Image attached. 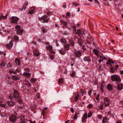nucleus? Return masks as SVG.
Instances as JSON below:
<instances>
[{
  "label": "nucleus",
  "instance_id": "nucleus-1",
  "mask_svg": "<svg viewBox=\"0 0 123 123\" xmlns=\"http://www.w3.org/2000/svg\"><path fill=\"white\" fill-rule=\"evenodd\" d=\"M111 79L112 81L117 83H119L121 81L119 76L116 74L112 75L111 76Z\"/></svg>",
  "mask_w": 123,
  "mask_h": 123
},
{
  "label": "nucleus",
  "instance_id": "nucleus-2",
  "mask_svg": "<svg viewBox=\"0 0 123 123\" xmlns=\"http://www.w3.org/2000/svg\"><path fill=\"white\" fill-rule=\"evenodd\" d=\"M38 18L42 23H47L49 21V18L47 16L44 15L41 17H39Z\"/></svg>",
  "mask_w": 123,
  "mask_h": 123
},
{
  "label": "nucleus",
  "instance_id": "nucleus-3",
  "mask_svg": "<svg viewBox=\"0 0 123 123\" xmlns=\"http://www.w3.org/2000/svg\"><path fill=\"white\" fill-rule=\"evenodd\" d=\"M19 118V117H17V116L13 114L10 116L9 120L12 123H14L17 119Z\"/></svg>",
  "mask_w": 123,
  "mask_h": 123
},
{
  "label": "nucleus",
  "instance_id": "nucleus-4",
  "mask_svg": "<svg viewBox=\"0 0 123 123\" xmlns=\"http://www.w3.org/2000/svg\"><path fill=\"white\" fill-rule=\"evenodd\" d=\"M104 105L107 106L109 105L110 104V100L109 99L106 97H105L104 98Z\"/></svg>",
  "mask_w": 123,
  "mask_h": 123
},
{
  "label": "nucleus",
  "instance_id": "nucleus-5",
  "mask_svg": "<svg viewBox=\"0 0 123 123\" xmlns=\"http://www.w3.org/2000/svg\"><path fill=\"white\" fill-rule=\"evenodd\" d=\"M14 95L13 97L16 99H17L19 98V95L17 91L14 89L13 91Z\"/></svg>",
  "mask_w": 123,
  "mask_h": 123
},
{
  "label": "nucleus",
  "instance_id": "nucleus-6",
  "mask_svg": "<svg viewBox=\"0 0 123 123\" xmlns=\"http://www.w3.org/2000/svg\"><path fill=\"white\" fill-rule=\"evenodd\" d=\"M12 20L11 22L13 23H16L18 21L19 19V18L16 17L12 16Z\"/></svg>",
  "mask_w": 123,
  "mask_h": 123
},
{
  "label": "nucleus",
  "instance_id": "nucleus-7",
  "mask_svg": "<svg viewBox=\"0 0 123 123\" xmlns=\"http://www.w3.org/2000/svg\"><path fill=\"white\" fill-rule=\"evenodd\" d=\"M75 54V56L78 58H79L81 55V53L80 51L77 50L74 52Z\"/></svg>",
  "mask_w": 123,
  "mask_h": 123
},
{
  "label": "nucleus",
  "instance_id": "nucleus-8",
  "mask_svg": "<svg viewBox=\"0 0 123 123\" xmlns=\"http://www.w3.org/2000/svg\"><path fill=\"white\" fill-rule=\"evenodd\" d=\"M76 33L80 37H82L83 34L82 33V30L80 29L77 30V31H75Z\"/></svg>",
  "mask_w": 123,
  "mask_h": 123
},
{
  "label": "nucleus",
  "instance_id": "nucleus-9",
  "mask_svg": "<svg viewBox=\"0 0 123 123\" xmlns=\"http://www.w3.org/2000/svg\"><path fill=\"white\" fill-rule=\"evenodd\" d=\"M84 61L86 62H90L91 61L90 57L89 56H85L84 57L83 59Z\"/></svg>",
  "mask_w": 123,
  "mask_h": 123
},
{
  "label": "nucleus",
  "instance_id": "nucleus-10",
  "mask_svg": "<svg viewBox=\"0 0 123 123\" xmlns=\"http://www.w3.org/2000/svg\"><path fill=\"white\" fill-rule=\"evenodd\" d=\"M7 103L9 106L11 107L13 106L15 104V102H14L12 100L7 101Z\"/></svg>",
  "mask_w": 123,
  "mask_h": 123
},
{
  "label": "nucleus",
  "instance_id": "nucleus-11",
  "mask_svg": "<svg viewBox=\"0 0 123 123\" xmlns=\"http://www.w3.org/2000/svg\"><path fill=\"white\" fill-rule=\"evenodd\" d=\"M24 117L23 116H21L19 117L20 118V119L19 123H26L27 122V120L25 119H24Z\"/></svg>",
  "mask_w": 123,
  "mask_h": 123
},
{
  "label": "nucleus",
  "instance_id": "nucleus-12",
  "mask_svg": "<svg viewBox=\"0 0 123 123\" xmlns=\"http://www.w3.org/2000/svg\"><path fill=\"white\" fill-rule=\"evenodd\" d=\"M64 49L65 51H68L69 50V45L68 44H66L64 45Z\"/></svg>",
  "mask_w": 123,
  "mask_h": 123
},
{
  "label": "nucleus",
  "instance_id": "nucleus-13",
  "mask_svg": "<svg viewBox=\"0 0 123 123\" xmlns=\"http://www.w3.org/2000/svg\"><path fill=\"white\" fill-rule=\"evenodd\" d=\"M83 43V41L81 39V38H80L78 39V43L79 44L80 46H82Z\"/></svg>",
  "mask_w": 123,
  "mask_h": 123
},
{
  "label": "nucleus",
  "instance_id": "nucleus-14",
  "mask_svg": "<svg viewBox=\"0 0 123 123\" xmlns=\"http://www.w3.org/2000/svg\"><path fill=\"white\" fill-rule=\"evenodd\" d=\"M34 55L36 56H38L39 55V52L37 50H35L33 51Z\"/></svg>",
  "mask_w": 123,
  "mask_h": 123
},
{
  "label": "nucleus",
  "instance_id": "nucleus-15",
  "mask_svg": "<svg viewBox=\"0 0 123 123\" xmlns=\"http://www.w3.org/2000/svg\"><path fill=\"white\" fill-rule=\"evenodd\" d=\"M23 31L22 30L20 29L17 30V33L18 34L22 35L23 33Z\"/></svg>",
  "mask_w": 123,
  "mask_h": 123
},
{
  "label": "nucleus",
  "instance_id": "nucleus-16",
  "mask_svg": "<svg viewBox=\"0 0 123 123\" xmlns=\"http://www.w3.org/2000/svg\"><path fill=\"white\" fill-rule=\"evenodd\" d=\"M107 89L110 91H112L113 90L112 86L110 84H108L107 86Z\"/></svg>",
  "mask_w": 123,
  "mask_h": 123
},
{
  "label": "nucleus",
  "instance_id": "nucleus-17",
  "mask_svg": "<svg viewBox=\"0 0 123 123\" xmlns=\"http://www.w3.org/2000/svg\"><path fill=\"white\" fill-rule=\"evenodd\" d=\"M93 51L98 57L99 54L98 50L96 49H93Z\"/></svg>",
  "mask_w": 123,
  "mask_h": 123
},
{
  "label": "nucleus",
  "instance_id": "nucleus-18",
  "mask_svg": "<svg viewBox=\"0 0 123 123\" xmlns=\"http://www.w3.org/2000/svg\"><path fill=\"white\" fill-rule=\"evenodd\" d=\"M87 114L86 113H85L83 115V118H82V122H83V119H86L87 118Z\"/></svg>",
  "mask_w": 123,
  "mask_h": 123
},
{
  "label": "nucleus",
  "instance_id": "nucleus-19",
  "mask_svg": "<svg viewBox=\"0 0 123 123\" xmlns=\"http://www.w3.org/2000/svg\"><path fill=\"white\" fill-rule=\"evenodd\" d=\"M123 86L122 84H118L117 86V87L119 90H121L122 89Z\"/></svg>",
  "mask_w": 123,
  "mask_h": 123
},
{
  "label": "nucleus",
  "instance_id": "nucleus-20",
  "mask_svg": "<svg viewBox=\"0 0 123 123\" xmlns=\"http://www.w3.org/2000/svg\"><path fill=\"white\" fill-rule=\"evenodd\" d=\"M34 7H33L29 11V13L31 14L34 12Z\"/></svg>",
  "mask_w": 123,
  "mask_h": 123
},
{
  "label": "nucleus",
  "instance_id": "nucleus-21",
  "mask_svg": "<svg viewBox=\"0 0 123 123\" xmlns=\"http://www.w3.org/2000/svg\"><path fill=\"white\" fill-rule=\"evenodd\" d=\"M108 118L107 117H105L103 118V119L102 121V123H106L107 120Z\"/></svg>",
  "mask_w": 123,
  "mask_h": 123
},
{
  "label": "nucleus",
  "instance_id": "nucleus-22",
  "mask_svg": "<svg viewBox=\"0 0 123 123\" xmlns=\"http://www.w3.org/2000/svg\"><path fill=\"white\" fill-rule=\"evenodd\" d=\"M12 77L13 80H16L19 79V77L17 76H12Z\"/></svg>",
  "mask_w": 123,
  "mask_h": 123
},
{
  "label": "nucleus",
  "instance_id": "nucleus-23",
  "mask_svg": "<svg viewBox=\"0 0 123 123\" xmlns=\"http://www.w3.org/2000/svg\"><path fill=\"white\" fill-rule=\"evenodd\" d=\"M15 62L18 65H19L20 64V60L18 58H16L15 59Z\"/></svg>",
  "mask_w": 123,
  "mask_h": 123
},
{
  "label": "nucleus",
  "instance_id": "nucleus-24",
  "mask_svg": "<svg viewBox=\"0 0 123 123\" xmlns=\"http://www.w3.org/2000/svg\"><path fill=\"white\" fill-rule=\"evenodd\" d=\"M1 116L3 117H5L6 116V113L5 112L0 113Z\"/></svg>",
  "mask_w": 123,
  "mask_h": 123
},
{
  "label": "nucleus",
  "instance_id": "nucleus-25",
  "mask_svg": "<svg viewBox=\"0 0 123 123\" xmlns=\"http://www.w3.org/2000/svg\"><path fill=\"white\" fill-rule=\"evenodd\" d=\"M110 69L111 70V72L113 73H114V72H115L114 70H116V68L112 66L111 68H110Z\"/></svg>",
  "mask_w": 123,
  "mask_h": 123
},
{
  "label": "nucleus",
  "instance_id": "nucleus-26",
  "mask_svg": "<svg viewBox=\"0 0 123 123\" xmlns=\"http://www.w3.org/2000/svg\"><path fill=\"white\" fill-rule=\"evenodd\" d=\"M12 46V43L10 42L9 43H8L6 45V46L7 48H11Z\"/></svg>",
  "mask_w": 123,
  "mask_h": 123
},
{
  "label": "nucleus",
  "instance_id": "nucleus-27",
  "mask_svg": "<svg viewBox=\"0 0 123 123\" xmlns=\"http://www.w3.org/2000/svg\"><path fill=\"white\" fill-rule=\"evenodd\" d=\"M59 50V52L62 55H64L65 54V52H64L65 51V50L64 51H63L62 49L60 50L58 49Z\"/></svg>",
  "mask_w": 123,
  "mask_h": 123
},
{
  "label": "nucleus",
  "instance_id": "nucleus-28",
  "mask_svg": "<svg viewBox=\"0 0 123 123\" xmlns=\"http://www.w3.org/2000/svg\"><path fill=\"white\" fill-rule=\"evenodd\" d=\"M79 94L77 92L76 95L75 96V102H76L77 101L79 96Z\"/></svg>",
  "mask_w": 123,
  "mask_h": 123
},
{
  "label": "nucleus",
  "instance_id": "nucleus-29",
  "mask_svg": "<svg viewBox=\"0 0 123 123\" xmlns=\"http://www.w3.org/2000/svg\"><path fill=\"white\" fill-rule=\"evenodd\" d=\"M69 43H70V45L72 46H73L74 45V42L73 41L70 40L68 41Z\"/></svg>",
  "mask_w": 123,
  "mask_h": 123
},
{
  "label": "nucleus",
  "instance_id": "nucleus-30",
  "mask_svg": "<svg viewBox=\"0 0 123 123\" xmlns=\"http://www.w3.org/2000/svg\"><path fill=\"white\" fill-rule=\"evenodd\" d=\"M24 75L27 76V77H29L31 76V74L29 73L25 72L24 74Z\"/></svg>",
  "mask_w": 123,
  "mask_h": 123
},
{
  "label": "nucleus",
  "instance_id": "nucleus-31",
  "mask_svg": "<svg viewBox=\"0 0 123 123\" xmlns=\"http://www.w3.org/2000/svg\"><path fill=\"white\" fill-rule=\"evenodd\" d=\"M46 48L50 50L52 49V47L51 45H49L46 47Z\"/></svg>",
  "mask_w": 123,
  "mask_h": 123
},
{
  "label": "nucleus",
  "instance_id": "nucleus-32",
  "mask_svg": "<svg viewBox=\"0 0 123 123\" xmlns=\"http://www.w3.org/2000/svg\"><path fill=\"white\" fill-rule=\"evenodd\" d=\"M93 106V105L92 104H89L88 105L87 108L88 109H89L90 108H92Z\"/></svg>",
  "mask_w": 123,
  "mask_h": 123
},
{
  "label": "nucleus",
  "instance_id": "nucleus-33",
  "mask_svg": "<svg viewBox=\"0 0 123 123\" xmlns=\"http://www.w3.org/2000/svg\"><path fill=\"white\" fill-rule=\"evenodd\" d=\"M89 113H88V118H89L91 117L92 115L93 112H90V111H89Z\"/></svg>",
  "mask_w": 123,
  "mask_h": 123
},
{
  "label": "nucleus",
  "instance_id": "nucleus-34",
  "mask_svg": "<svg viewBox=\"0 0 123 123\" xmlns=\"http://www.w3.org/2000/svg\"><path fill=\"white\" fill-rule=\"evenodd\" d=\"M78 113L76 112L75 114L73 117V118L75 119H77V117L78 116Z\"/></svg>",
  "mask_w": 123,
  "mask_h": 123
},
{
  "label": "nucleus",
  "instance_id": "nucleus-35",
  "mask_svg": "<svg viewBox=\"0 0 123 123\" xmlns=\"http://www.w3.org/2000/svg\"><path fill=\"white\" fill-rule=\"evenodd\" d=\"M61 42L63 44H66L65 41L66 40L64 39H62L61 40Z\"/></svg>",
  "mask_w": 123,
  "mask_h": 123
},
{
  "label": "nucleus",
  "instance_id": "nucleus-36",
  "mask_svg": "<svg viewBox=\"0 0 123 123\" xmlns=\"http://www.w3.org/2000/svg\"><path fill=\"white\" fill-rule=\"evenodd\" d=\"M63 79L62 78L59 79L58 81V82L59 83H62L63 82Z\"/></svg>",
  "mask_w": 123,
  "mask_h": 123
},
{
  "label": "nucleus",
  "instance_id": "nucleus-37",
  "mask_svg": "<svg viewBox=\"0 0 123 123\" xmlns=\"http://www.w3.org/2000/svg\"><path fill=\"white\" fill-rule=\"evenodd\" d=\"M75 73L74 72H72L70 74V76L72 77H74L75 76Z\"/></svg>",
  "mask_w": 123,
  "mask_h": 123
},
{
  "label": "nucleus",
  "instance_id": "nucleus-38",
  "mask_svg": "<svg viewBox=\"0 0 123 123\" xmlns=\"http://www.w3.org/2000/svg\"><path fill=\"white\" fill-rule=\"evenodd\" d=\"M13 39L15 40H18L19 39V38L17 36H14Z\"/></svg>",
  "mask_w": 123,
  "mask_h": 123
},
{
  "label": "nucleus",
  "instance_id": "nucleus-39",
  "mask_svg": "<svg viewBox=\"0 0 123 123\" xmlns=\"http://www.w3.org/2000/svg\"><path fill=\"white\" fill-rule=\"evenodd\" d=\"M82 32H83V34L85 36H86L87 34V31L85 30H82Z\"/></svg>",
  "mask_w": 123,
  "mask_h": 123
},
{
  "label": "nucleus",
  "instance_id": "nucleus-40",
  "mask_svg": "<svg viewBox=\"0 0 123 123\" xmlns=\"http://www.w3.org/2000/svg\"><path fill=\"white\" fill-rule=\"evenodd\" d=\"M15 28L17 30H18V29L19 30V29H20V28H21L20 26H19V25H17L15 27Z\"/></svg>",
  "mask_w": 123,
  "mask_h": 123
},
{
  "label": "nucleus",
  "instance_id": "nucleus-41",
  "mask_svg": "<svg viewBox=\"0 0 123 123\" xmlns=\"http://www.w3.org/2000/svg\"><path fill=\"white\" fill-rule=\"evenodd\" d=\"M92 90H90L88 91V95L89 96H90V95H91L92 93Z\"/></svg>",
  "mask_w": 123,
  "mask_h": 123
},
{
  "label": "nucleus",
  "instance_id": "nucleus-42",
  "mask_svg": "<svg viewBox=\"0 0 123 123\" xmlns=\"http://www.w3.org/2000/svg\"><path fill=\"white\" fill-rule=\"evenodd\" d=\"M47 108L45 107L44 108V109L43 110L42 114L43 116H44V114H45L46 113V112L44 111V110H46L47 109Z\"/></svg>",
  "mask_w": 123,
  "mask_h": 123
},
{
  "label": "nucleus",
  "instance_id": "nucleus-43",
  "mask_svg": "<svg viewBox=\"0 0 123 123\" xmlns=\"http://www.w3.org/2000/svg\"><path fill=\"white\" fill-rule=\"evenodd\" d=\"M30 82L32 83H34L35 81V79L32 78L30 80Z\"/></svg>",
  "mask_w": 123,
  "mask_h": 123
},
{
  "label": "nucleus",
  "instance_id": "nucleus-44",
  "mask_svg": "<svg viewBox=\"0 0 123 123\" xmlns=\"http://www.w3.org/2000/svg\"><path fill=\"white\" fill-rule=\"evenodd\" d=\"M26 7L25 6H23L22 7V9H20V10L22 11L24 10H25L26 9Z\"/></svg>",
  "mask_w": 123,
  "mask_h": 123
},
{
  "label": "nucleus",
  "instance_id": "nucleus-45",
  "mask_svg": "<svg viewBox=\"0 0 123 123\" xmlns=\"http://www.w3.org/2000/svg\"><path fill=\"white\" fill-rule=\"evenodd\" d=\"M41 29L42 30V31L43 33H44L46 31L44 29V26L42 27Z\"/></svg>",
  "mask_w": 123,
  "mask_h": 123
},
{
  "label": "nucleus",
  "instance_id": "nucleus-46",
  "mask_svg": "<svg viewBox=\"0 0 123 123\" xmlns=\"http://www.w3.org/2000/svg\"><path fill=\"white\" fill-rule=\"evenodd\" d=\"M9 72L11 74L12 73L13 74H16V72L15 71H12L11 70H10L9 71Z\"/></svg>",
  "mask_w": 123,
  "mask_h": 123
},
{
  "label": "nucleus",
  "instance_id": "nucleus-47",
  "mask_svg": "<svg viewBox=\"0 0 123 123\" xmlns=\"http://www.w3.org/2000/svg\"><path fill=\"white\" fill-rule=\"evenodd\" d=\"M82 48L84 51H85L86 50V47L85 45H83L82 46Z\"/></svg>",
  "mask_w": 123,
  "mask_h": 123
},
{
  "label": "nucleus",
  "instance_id": "nucleus-48",
  "mask_svg": "<svg viewBox=\"0 0 123 123\" xmlns=\"http://www.w3.org/2000/svg\"><path fill=\"white\" fill-rule=\"evenodd\" d=\"M98 69L99 70H101L102 69V68H101V65H99V66L98 67Z\"/></svg>",
  "mask_w": 123,
  "mask_h": 123
},
{
  "label": "nucleus",
  "instance_id": "nucleus-49",
  "mask_svg": "<svg viewBox=\"0 0 123 123\" xmlns=\"http://www.w3.org/2000/svg\"><path fill=\"white\" fill-rule=\"evenodd\" d=\"M99 108L100 110H103V105H101L100 106H99Z\"/></svg>",
  "mask_w": 123,
  "mask_h": 123
},
{
  "label": "nucleus",
  "instance_id": "nucleus-50",
  "mask_svg": "<svg viewBox=\"0 0 123 123\" xmlns=\"http://www.w3.org/2000/svg\"><path fill=\"white\" fill-rule=\"evenodd\" d=\"M72 6H74H74L75 7H76L77 6H78L77 5V4H76L74 3H73L72 4Z\"/></svg>",
  "mask_w": 123,
  "mask_h": 123
},
{
  "label": "nucleus",
  "instance_id": "nucleus-51",
  "mask_svg": "<svg viewBox=\"0 0 123 123\" xmlns=\"http://www.w3.org/2000/svg\"><path fill=\"white\" fill-rule=\"evenodd\" d=\"M5 64H6V63H5L2 62V63H1V64H0V65L1 66H3L5 65Z\"/></svg>",
  "mask_w": 123,
  "mask_h": 123
},
{
  "label": "nucleus",
  "instance_id": "nucleus-52",
  "mask_svg": "<svg viewBox=\"0 0 123 123\" xmlns=\"http://www.w3.org/2000/svg\"><path fill=\"white\" fill-rule=\"evenodd\" d=\"M110 63H111V60H108V62L106 63L107 64V65H110Z\"/></svg>",
  "mask_w": 123,
  "mask_h": 123
},
{
  "label": "nucleus",
  "instance_id": "nucleus-53",
  "mask_svg": "<svg viewBox=\"0 0 123 123\" xmlns=\"http://www.w3.org/2000/svg\"><path fill=\"white\" fill-rule=\"evenodd\" d=\"M67 23L65 22L63 24V26L64 27L65 26L66 27L67 26Z\"/></svg>",
  "mask_w": 123,
  "mask_h": 123
},
{
  "label": "nucleus",
  "instance_id": "nucleus-54",
  "mask_svg": "<svg viewBox=\"0 0 123 123\" xmlns=\"http://www.w3.org/2000/svg\"><path fill=\"white\" fill-rule=\"evenodd\" d=\"M99 94L97 95V97L96 98V99L97 100H98L99 99Z\"/></svg>",
  "mask_w": 123,
  "mask_h": 123
},
{
  "label": "nucleus",
  "instance_id": "nucleus-55",
  "mask_svg": "<svg viewBox=\"0 0 123 123\" xmlns=\"http://www.w3.org/2000/svg\"><path fill=\"white\" fill-rule=\"evenodd\" d=\"M50 59L52 60H53L54 58V56L52 55H50Z\"/></svg>",
  "mask_w": 123,
  "mask_h": 123
},
{
  "label": "nucleus",
  "instance_id": "nucleus-56",
  "mask_svg": "<svg viewBox=\"0 0 123 123\" xmlns=\"http://www.w3.org/2000/svg\"><path fill=\"white\" fill-rule=\"evenodd\" d=\"M7 67L8 68L9 67H11L12 66L9 63H8L7 65Z\"/></svg>",
  "mask_w": 123,
  "mask_h": 123
},
{
  "label": "nucleus",
  "instance_id": "nucleus-57",
  "mask_svg": "<svg viewBox=\"0 0 123 123\" xmlns=\"http://www.w3.org/2000/svg\"><path fill=\"white\" fill-rule=\"evenodd\" d=\"M0 105L1 107H4L5 106V105H4L1 103H0Z\"/></svg>",
  "mask_w": 123,
  "mask_h": 123
},
{
  "label": "nucleus",
  "instance_id": "nucleus-58",
  "mask_svg": "<svg viewBox=\"0 0 123 123\" xmlns=\"http://www.w3.org/2000/svg\"><path fill=\"white\" fill-rule=\"evenodd\" d=\"M49 52L50 53H52L53 54H55V52L54 51L52 50H49Z\"/></svg>",
  "mask_w": 123,
  "mask_h": 123
},
{
  "label": "nucleus",
  "instance_id": "nucleus-59",
  "mask_svg": "<svg viewBox=\"0 0 123 123\" xmlns=\"http://www.w3.org/2000/svg\"><path fill=\"white\" fill-rule=\"evenodd\" d=\"M70 110L73 113L74 112V110L72 108H71Z\"/></svg>",
  "mask_w": 123,
  "mask_h": 123
},
{
  "label": "nucleus",
  "instance_id": "nucleus-60",
  "mask_svg": "<svg viewBox=\"0 0 123 123\" xmlns=\"http://www.w3.org/2000/svg\"><path fill=\"white\" fill-rule=\"evenodd\" d=\"M1 16L2 17V18L3 19H6L7 18L6 16H3L2 15H1Z\"/></svg>",
  "mask_w": 123,
  "mask_h": 123
},
{
  "label": "nucleus",
  "instance_id": "nucleus-61",
  "mask_svg": "<svg viewBox=\"0 0 123 123\" xmlns=\"http://www.w3.org/2000/svg\"><path fill=\"white\" fill-rule=\"evenodd\" d=\"M24 81L25 82V84H28H28H29V82L28 80H25Z\"/></svg>",
  "mask_w": 123,
  "mask_h": 123
},
{
  "label": "nucleus",
  "instance_id": "nucleus-62",
  "mask_svg": "<svg viewBox=\"0 0 123 123\" xmlns=\"http://www.w3.org/2000/svg\"><path fill=\"white\" fill-rule=\"evenodd\" d=\"M62 7L64 8H66V3L63 4L62 6Z\"/></svg>",
  "mask_w": 123,
  "mask_h": 123
},
{
  "label": "nucleus",
  "instance_id": "nucleus-63",
  "mask_svg": "<svg viewBox=\"0 0 123 123\" xmlns=\"http://www.w3.org/2000/svg\"><path fill=\"white\" fill-rule=\"evenodd\" d=\"M26 85H27L28 87H31V84H30L29 82V84L28 83V84H26Z\"/></svg>",
  "mask_w": 123,
  "mask_h": 123
},
{
  "label": "nucleus",
  "instance_id": "nucleus-64",
  "mask_svg": "<svg viewBox=\"0 0 123 123\" xmlns=\"http://www.w3.org/2000/svg\"><path fill=\"white\" fill-rule=\"evenodd\" d=\"M47 14L48 15H49V14H52V12L50 11H49L47 13Z\"/></svg>",
  "mask_w": 123,
  "mask_h": 123
}]
</instances>
